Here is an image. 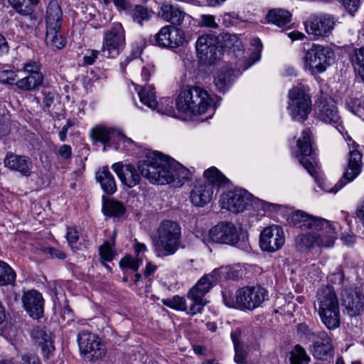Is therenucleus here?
I'll list each match as a JSON object with an SVG mask.
<instances>
[{
    "instance_id": "nucleus-20",
    "label": "nucleus",
    "mask_w": 364,
    "mask_h": 364,
    "mask_svg": "<svg viewBox=\"0 0 364 364\" xmlns=\"http://www.w3.org/2000/svg\"><path fill=\"white\" fill-rule=\"evenodd\" d=\"M4 164L8 169L19 173L22 176L28 177L32 173L33 162L28 156L7 152Z\"/></svg>"
},
{
    "instance_id": "nucleus-44",
    "label": "nucleus",
    "mask_w": 364,
    "mask_h": 364,
    "mask_svg": "<svg viewBox=\"0 0 364 364\" xmlns=\"http://www.w3.org/2000/svg\"><path fill=\"white\" fill-rule=\"evenodd\" d=\"M231 338L235 348V361L237 364L246 363L247 353L245 349L244 345L239 341L235 333H231Z\"/></svg>"
},
{
    "instance_id": "nucleus-49",
    "label": "nucleus",
    "mask_w": 364,
    "mask_h": 364,
    "mask_svg": "<svg viewBox=\"0 0 364 364\" xmlns=\"http://www.w3.org/2000/svg\"><path fill=\"white\" fill-rule=\"evenodd\" d=\"M308 214H306L304 211L296 210L289 216V222L294 226H298L300 228L305 229V223H306Z\"/></svg>"
},
{
    "instance_id": "nucleus-31",
    "label": "nucleus",
    "mask_w": 364,
    "mask_h": 364,
    "mask_svg": "<svg viewBox=\"0 0 364 364\" xmlns=\"http://www.w3.org/2000/svg\"><path fill=\"white\" fill-rule=\"evenodd\" d=\"M318 314L321 322L328 330H335L340 326L339 308L322 311Z\"/></svg>"
},
{
    "instance_id": "nucleus-19",
    "label": "nucleus",
    "mask_w": 364,
    "mask_h": 364,
    "mask_svg": "<svg viewBox=\"0 0 364 364\" xmlns=\"http://www.w3.org/2000/svg\"><path fill=\"white\" fill-rule=\"evenodd\" d=\"M312 154V145L309 130H304L301 133V137L296 141V156L299 159V163L304 168L311 174L314 175L315 168L313 163L308 159L307 156H311Z\"/></svg>"
},
{
    "instance_id": "nucleus-10",
    "label": "nucleus",
    "mask_w": 364,
    "mask_h": 364,
    "mask_svg": "<svg viewBox=\"0 0 364 364\" xmlns=\"http://www.w3.org/2000/svg\"><path fill=\"white\" fill-rule=\"evenodd\" d=\"M242 231L231 223L221 222L210 230L209 237L213 242L235 246L240 242Z\"/></svg>"
},
{
    "instance_id": "nucleus-37",
    "label": "nucleus",
    "mask_w": 364,
    "mask_h": 364,
    "mask_svg": "<svg viewBox=\"0 0 364 364\" xmlns=\"http://www.w3.org/2000/svg\"><path fill=\"white\" fill-rule=\"evenodd\" d=\"M322 233L316 234V240H318V247H332L336 239V229L333 225H330L328 228L321 230Z\"/></svg>"
},
{
    "instance_id": "nucleus-23",
    "label": "nucleus",
    "mask_w": 364,
    "mask_h": 364,
    "mask_svg": "<svg viewBox=\"0 0 364 364\" xmlns=\"http://www.w3.org/2000/svg\"><path fill=\"white\" fill-rule=\"evenodd\" d=\"M316 115L321 121L330 124L337 129L341 124L337 107L332 100H321L318 105Z\"/></svg>"
},
{
    "instance_id": "nucleus-28",
    "label": "nucleus",
    "mask_w": 364,
    "mask_h": 364,
    "mask_svg": "<svg viewBox=\"0 0 364 364\" xmlns=\"http://www.w3.org/2000/svg\"><path fill=\"white\" fill-rule=\"evenodd\" d=\"M97 181L100 183L101 188L107 195H112L117 191V183L114 176L107 166H103L96 173Z\"/></svg>"
},
{
    "instance_id": "nucleus-62",
    "label": "nucleus",
    "mask_w": 364,
    "mask_h": 364,
    "mask_svg": "<svg viewBox=\"0 0 364 364\" xmlns=\"http://www.w3.org/2000/svg\"><path fill=\"white\" fill-rule=\"evenodd\" d=\"M100 53H102V50H89L88 53L83 57V64L85 65H92Z\"/></svg>"
},
{
    "instance_id": "nucleus-5",
    "label": "nucleus",
    "mask_w": 364,
    "mask_h": 364,
    "mask_svg": "<svg viewBox=\"0 0 364 364\" xmlns=\"http://www.w3.org/2000/svg\"><path fill=\"white\" fill-rule=\"evenodd\" d=\"M77 343L85 360L95 362L105 355L106 348L100 338L89 331L78 333Z\"/></svg>"
},
{
    "instance_id": "nucleus-36",
    "label": "nucleus",
    "mask_w": 364,
    "mask_h": 364,
    "mask_svg": "<svg viewBox=\"0 0 364 364\" xmlns=\"http://www.w3.org/2000/svg\"><path fill=\"white\" fill-rule=\"evenodd\" d=\"M124 205L114 200H105L102 204V213L109 217H121L125 213Z\"/></svg>"
},
{
    "instance_id": "nucleus-56",
    "label": "nucleus",
    "mask_w": 364,
    "mask_h": 364,
    "mask_svg": "<svg viewBox=\"0 0 364 364\" xmlns=\"http://www.w3.org/2000/svg\"><path fill=\"white\" fill-rule=\"evenodd\" d=\"M297 332L309 341H313L316 337V333H314L305 323H299L297 326Z\"/></svg>"
},
{
    "instance_id": "nucleus-45",
    "label": "nucleus",
    "mask_w": 364,
    "mask_h": 364,
    "mask_svg": "<svg viewBox=\"0 0 364 364\" xmlns=\"http://www.w3.org/2000/svg\"><path fill=\"white\" fill-rule=\"evenodd\" d=\"M347 109L353 114L360 117H364V102L360 98L350 97L346 103Z\"/></svg>"
},
{
    "instance_id": "nucleus-26",
    "label": "nucleus",
    "mask_w": 364,
    "mask_h": 364,
    "mask_svg": "<svg viewBox=\"0 0 364 364\" xmlns=\"http://www.w3.org/2000/svg\"><path fill=\"white\" fill-rule=\"evenodd\" d=\"M63 11L55 0L50 1L46 11V30L60 29Z\"/></svg>"
},
{
    "instance_id": "nucleus-57",
    "label": "nucleus",
    "mask_w": 364,
    "mask_h": 364,
    "mask_svg": "<svg viewBox=\"0 0 364 364\" xmlns=\"http://www.w3.org/2000/svg\"><path fill=\"white\" fill-rule=\"evenodd\" d=\"M201 27H207L211 28H217L218 24L215 22V16L209 14H202L199 21Z\"/></svg>"
},
{
    "instance_id": "nucleus-2",
    "label": "nucleus",
    "mask_w": 364,
    "mask_h": 364,
    "mask_svg": "<svg viewBox=\"0 0 364 364\" xmlns=\"http://www.w3.org/2000/svg\"><path fill=\"white\" fill-rule=\"evenodd\" d=\"M213 104L209 93L200 86L182 87L176 101L178 110L188 116L205 113Z\"/></svg>"
},
{
    "instance_id": "nucleus-47",
    "label": "nucleus",
    "mask_w": 364,
    "mask_h": 364,
    "mask_svg": "<svg viewBox=\"0 0 364 364\" xmlns=\"http://www.w3.org/2000/svg\"><path fill=\"white\" fill-rule=\"evenodd\" d=\"M141 263V258H134L132 255H127L119 261V267L122 269L127 268L136 272Z\"/></svg>"
},
{
    "instance_id": "nucleus-42",
    "label": "nucleus",
    "mask_w": 364,
    "mask_h": 364,
    "mask_svg": "<svg viewBox=\"0 0 364 364\" xmlns=\"http://www.w3.org/2000/svg\"><path fill=\"white\" fill-rule=\"evenodd\" d=\"M350 62L358 75L364 77V47L353 50L350 56Z\"/></svg>"
},
{
    "instance_id": "nucleus-35",
    "label": "nucleus",
    "mask_w": 364,
    "mask_h": 364,
    "mask_svg": "<svg viewBox=\"0 0 364 364\" xmlns=\"http://www.w3.org/2000/svg\"><path fill=\"white\" fill-rule=\"evenodd\" d=\"M234 70L232 68H222L214 80V83L220 92H225L226 88L233 80Z\"/></svg>"
},
{
    "instance_id": "nucleus-46",
    "label": "nucleus",
    "mask_w": 364,
    "mask_h": 364,
    "mask_svg": "<svg viewBox=\"0 0 364 364\" xmlns=\"http://www.w3.org/2000/svg\"><path fill=\"white\" fill-rule=\"evenodd\" d=\"M115 244V239L113 237L109 240H105L99 247V253L101 258L105 261L110 262L113 259L115 254L112 250Z\"/></svg>"
},
{
    "instance_id": "nucleus-33",
    "label": "nucleus",
    "mask_w": 364,
    "mask_h": 364,
    "mask_svg": "<svg viewBox=\"0 0 364 364\" xmlns=\"http://www.w3.org/2000/svg\"><path fill=\"white\" fill-rule=\"evenodd\" d=\"M43 74H27V75L16 82V87L25 91L33 90L43 84Z\"/></svg>"
},
{
    "instance_id": "nucleus-30",
    "label": "nucleus",
    "mask_w": 364,
    "mask_h": 364,
    "mask_svg": "<svg viewBox=\"0 0 364 364\" xmlns=\"http://www.w3.org/2000/svg\"><path fill=\"white\" fill-rule=\"evenodd\" d=\"M12 8L21 16H25L28 25V26H33L37 22V16L34 14L33 9L28 4L21 2L20 0H9Z\"/></svg>"
},
{
    "instance_id": "nucleus-41",
    "label": "nucleus",
    "mask_w": 364,
    "mask_h": 364,
    "mask_svg": "<svg viewBox=\"0 0 364 364\" xmlns=\"http://www.w3.org/2000/svg\"><path fill=\"white\" fill-rule=\"evenodd\" d=\"M289 360L290 364H309L311 358L306 350L301 345L297 344L290 352Z\"/></svg>"
},
{
    "instance_id": "nucleus-12",
    "label": "nucleus",
    "mask_w": 364,
    "mask_h": 364,
    "mask_svg": "<svg viewBox=\"0 0 364 364\" xmlns=\"http://www.w3.org/2000/svg\"><path fill=\"white\" fill-rule=\"evenodd\" d=\"M154 87L152 85H145L138 91L141 102L151 109H156L158 112L168 116H174L173 100L170 98H164L159 102L156 100Z\"/></svg>"
},
{
    "instance_id": "nucleus-14",
    "label": "nucleus",
    "mask_w": 364,
    "mask_h": 364,
    "mask_svg": "<svg viewBox=\"0 0 364 364\" xmlns=\"http://www.w3.org/2000/svg\"><path fill=\"white\" fill-rule=\"evenodd\" d=\"M285 236L282 227L273 225L265 228L259 236V247L262 250L274 252L282 247Z\"/></svg>"
},
{
    "instance_id": "nucleus-59",
    "label": "nucleus",
    "mask_w": 364,
    "mask_h": 364,
    "mask_svg": "<svg viewBox=\"0 0 364 364\" xmlns=\"http://www.w3.org/2000/svg\"><path fill=\"white\" fill-rule=\"evenodd\" d=\"M23 70L24 73L27 74H42L41 70V65L38 62L36 61H28L24 64Z\"/></svg>"
},
{
    "instance_id": "nucleus-38",
    "label": "nucleus",
    "mask_w": 364,
    "mask_h": 364,
    "mask_svg": "<svg viewBox=\"0 0 364 364\" xmlns=\"http://www.w3.org/2000/svg\"><path fill=\"white\" fill-rule=\"evenodd\" d=\"M16 274L5 262L0 260V286H14Z\"/></svg>"
},
{
    "instance_id": "nucleus-52",
    "label": "nucleus",
    "mask_w": 364,
    "mask_h": 364,
    "mask_svg": "<svg viewBox=\"0 0 364 364\" xmlns=\"http://www.w3.org/2000/svg\"><path fill=\"white\" fill-rule=\"evenodd\" d=\"M223 303L225 306L239 309V303L237 301L238 290L235 294H233L230 290L224 289L222 291Z\"/></svg>"
},
{
    "instance_id": "nucleus-1",
    "label": "nucleus",
    "mask_w": 364,
    "mask_h": 364,
    "mask_svg": "<svg viewBox=\"0 0 364 364\" xmlns=\"http://www.w3.org/2000/svg\"><path fill=\"white\" fill-rule=\"evenodd\" d=\"M138 169L132 164L115 163L112 168L117 173L122 183L127 188L139 184L141 177L151 183L165 185L178 183L189 178L190 171L173 159L167 157L157 151H149L144 160L138 162Z\"/></svg>"
},
{
    "instance_id": "nucleus-61",
    "label": "nucleus",
    "mask_w": 364,
    "mask_h": 364,
    "mask_svg": "<svg viewBox=\"0 0 364 364\" xmlns=\"http://www.w3.org/2000/svg\"><path fill=\"white\" fill-rule=\"evenodd\" d=\"M16 80V74L12 70L0 71V82L12 85Z\"/></svg>"
},
{
    "instance_id": "nucleus-17",
    "label": "nucleus",
    "mask_w": 364,
    "mask_h": 364,
    "mask_svg": "<svg viewBox=\"0 0 364 364\" xmlns=\"http://www.w3.org/2000/svg\"><path fill=\"white\" fill-rule=\"evenodd\" d=\"M252 195L246 190L229 191L223 196V207L232 213H240L250 204Z\"/></svg>"
},
{
    "instance_id": "nucleus-16",
    "label": "nucleus",
    "mask_w": 364,
    "mask_h": 364,
    "mask_svg": "<svg viewBox=\"0 0 364 364\" xmlns=\"http://www.w3.org/2000/svg\"><path fill=\"white\" fill-rule=\"evenodd\" d=\"M362 154L357 150L349 153L348 166L343 174L342 178L329 191L330 193H336L345 185L353 181L361 172L362 170Z\"/></svg>"
},
{
    "instance_id": "nucleus-50",
    "label": "nucleus",
    "mask_w": 364,
    "mask_h": 364,
    "mask_svg": "<svg viewBox=\"0 0 364 364\" xmlns=\"http://www.w3.org/2000/svg\"><path fill=\"white\" fill-rule=\"evenodd\" d=\"M163 304L176 310L185 311L186 309V300L179 296H174L171 299H164Z\"/></svg>"
},
{
    "instance_id": "nucleus-34",
    "label": "nucleus",
    "mask_w": 364,
    "mask_h": 364,
    "mask_svg": "<svg viewBox=\"0 0 364 364\" xmlns=\"http://www.w3.org/2000/svg\"><path fill=\"white\" fill-rule=\"evenodd\" d=\"M317 244L316 234L314 233L300 234L295 238L296 248L300 252H309Z\"/></svg>"
},
{
    "instance_id": "nucleus-15",
    "label": "nucleus",
    "mask_w": 364,
    "mask_h": 364,
    "mask_svg": "<svg viewBox=\"0 0 364 364\" xmlns=\"http://www.w3.org/2000/svg\"><path fill=\"white\" fill-rule=\"evenodd\" d=\"M309 350L315 359L324 361L330 360L334 354L332 338L325 331L317 332Z\"/></svg>"
},
{
    "instance_id": "nucleus-11",
    "label": "nucleus",
    "mask_w": 364,
    "mask_h": 364,
    "mask_svg": "<svg viewBox=\"0 0 364 364\" xmlns=\"http://www.w3.org/2000/svg\"><path fill=\"white\" fill-rule=\"evenodd\" d=\"M156 46L161 48H177L187 43L184 31L173 26H164L154 36Z\"/></svg>"
},
{
    "instance_id": "nucleus-63",
    "label": "nucleus",
    "mask_w": 364,
    "mask_h": 364,
    "mask_svg": "<svg viewBox=\"0 0 364 364\" xmlns=\"http://www.w3.org/2000/svg\"><path fill=\"white\" fill-rule=\"evenodd\" d=\"M66 237L69 245L73 248V245L76 243L79 239L77 229L75 228H68Z\"/></svg>"
},
{
    "instance_id": "nucleus-39",
    "label": "nucleus",
    "mask_w": 364,
    "mask_h": 364,
    "mask_svg": "<svg viewBox=\"0 0 364 364\" xmlns=\"http://www.w3.org/2000/svg\"><path fill=\"white\" fill-rule=\"evenodd\" d=\"M206 181L213 185V188L216 186H224L228 183L229 180L215 167L213 166L207 169L204 173Z\"/></svg>"
},
{
    "instance_id": "nucleus-60",
    "label": "nucleus",
    "mask_w": 364,
    "mask_h": 364,
    "mask_svg": "<svg viewBox=\"0 0 364 364\" xmlns=\"http://www.w3.org/2000/svg\"><path fill=\"white\" fill-rule=\"evenodd\" d=\"M223 41H224V46L232 48L234 47H238L239 45L237 43L240 44V42L238 40L237 36L235 34H229L226 33L223 36Z\"/></svg>"
},
{
    "instance_id": "nucleus-64",
    "label": "nucleus",
    "mask_w": 364,
    "mask_h": 364,
    "mask_svg": "<svg viewBox=\"0 0 364 364\" xmlns=\"http://www.w3.org/2000/svg\"><path fill=\"white\" fill-rule=\"evenodd\" d=\"M58 154L64 161H67L72 157V148L70 145L63 144L59 147Z\"/></svg>"
},
{
    "instance_id": "nucleus-32",
    "label": "nucleus",
    "mask_w": 364,
    "mask_h": 364,
    "mask_svg": "<svg viewBox=\"0 0 364 364\" xmlns=\"http://www.w3.org/2000/svg\"><path fill=\"white\" fill-rule=\"evenodd\" d=\"M266 18L269 23L282 27L290 23L291 14L285 9H272L267 13Z\"/></svg>"
},
{
    "instance_id": "nucleus-55",
    "label": "nucleus",
    "mask_w": 364,
    "mask_h": 364,
    "mask_svg": "<svg viewBox=\"0 0 364 364\" xmlns=\"http://www.w3.org/2000/svg\"><path fill=\"white\" fill-rule=\"evenodd\" d=\"M41 251L45 255H48L53 259H64L66 257V255L63 250L55 247L46 246L41 247Z\"/></svg>"
},
{
    "instance_id": "nucleus-6",
    "label": "nucleus",
    "mask_w": 364,
    "mask_h": 364,
    "mask_svg": "<svg viewBox=\"0 0 364 364\" xmlns=\"http://www.w3.org/2000/svg\"><path fill=\"white\" fill-rule=\"evenodd\" d=\"M288 110L293 120L304 122L311 111V97L301 88L291 89L289 91Z\"/></svg>"
},
{
    "instance_id": "nucleus-51",
    "label": "nucleus",
    "mask_w": 364,
    "mask_h": 364,
    "mask_svg": "<svg viewBox=\"0 0 364 364\" xmlns=\"http://www.w3.org/2000/svg\"><path fill=\"white\" fill-rule=\"evenodd\" d=\"M60 30L55 29L53 31L50 29L46 30V39L49 40L58 49L63 48L65 46V40L61 36L58 35Z\"/></svg>"
},
{
    "instance_id": "nucleus-43",
    "label": "nucleus",
    "mask_w": 364,
    "mask_h": 364,
    "mask_svg": "<svg viewBox=\"0 0 364 364\" xmlns=\"http://www.w3.org/2000/svg\"><path fill=\"white\" fill-rule=\"evenodd\" d=\"M306 223H305V229H309L316 231L323 230L328 228L331 223L323 218H318L309 215Z\"/></svg>"
},
{
    "instance_id": "nucleus-24",
    "label": "nucleus",
    "mask_w": 364,
    "mask_h": 364,
    "mask_svg": "<svg viewBox=\"0 0 364 364\" xmlns=\"http://www.w3.org/2000/svg\"><path fill=\"white\" fill-rule=\"evenodd\" d=\"M314 306L318 312L339 308L337 296L331 287L326 286L318 290Z\"/></svg>"
},
{
    "instance_id": "nucleus-3",
    "label": "nucleus",
    "mask_w": 364,
    "mask_h": 364,
    "mask_svg": "<svg viewBox=\"0 0 364 364\" xmlns=\"http://www.w3.org/2000/svg\"><path fill=\"white\" fill-rule=\"evenodd\" d=\"M181 227L174 221L164 220L159 228V239L155 244V250L159 257L173 255L181 243Z\"/></svg>"
},
{
    "instance_id": "nucleus-25",
    "label": "nucleus",
    "mask_w": 364,
    "mask_h": 364,
    "mask_svg": "<svg viewBox=\"0 0 364 364\" xmlns=\"http://www.w3.org/2000/svg\"><path fill=\"white\" fill-rule=\"evenodd\" d=\"M213 195V185L208 182H203L193 186L190 197L194 205L203 207L211 200Z\"/></svg>"
},
{
    "instance_id": "nucleus-22",
    "label": "nucleus",
    "mask_w": 364,
    "mask_h": 364,
    "mask_svg": "<svg viewBox=\"0 0 364 364\" xmlns=\"http://www.w3.org/2000/svg\"><path fill=\"white\" fill-rule=\"evenodd\" d=\"M159 16L173 25L181 26L183 22L190 23L191 17L178 6L164 3L160 7Z\"/></svg>"
},
{
    "instance_id": "nucleus-8",
    "label": "nucleus",
    "mask_w": 364,
    "mask_h": 364,
    "mask_svg": "<svg viewBox=\"0 0 364 364\" xmlns=\"http://www.w3.org/2000/svg\"><path fill=\"white\" fill-rule=\"evenodd\" d=\"M125 34L120 23H114L112 27L104 34L102 47V55L107 58H115L124 49Z\"/></svg>"
},
{
    "instance_id": "nucleus-40",
    "label": "nucleus",
    "mask_w": 364,
    "mask_h": 364,
    "mask_svg": "<svg viewBox=\"0 0 364 364\" xmlns=\"http://www.w3.org/2000/svg\"><path fill=\"white\" fill-rule=\"evenodd\" d=\"M114 130L103 126H97L91 129V139L97 142L106 144L109 142Z\"/></svg>"
},
{
    "instance_id": "nucleus-21",
    "label": "nucleus",
    "mask_w": 364,
    "mask_h": 364,
    "mask_svg": "<svg viewBox=\"0 0 364 364\" xmlns=\"http://www.w3.org/2000/svg\"><path fill=\"white\" fill-rule=\"evenodd\" d=\"M23 307L29 316L39 318L43 314L44 300L41 293L36 290L25 292L22 296Z\"/></svg>"
},
{
    "instance_id": "nucleus-54",
    "label": "nucleus",
    "mask_w": 364,
    "mask_h": 364,
    "mask_svg": "<svg viewBox=\"0 0 364 364\" xmlns=\"http://www.w3.org/2000/svg\"><path fill=\"white\" fill-rule=\"evenodd\" d=\"M188 298L193 301V304L190 306L188 314L193 316L197 313H200L206 304L203 298L198 296H188Z\"/></svg>"
},
{
    "instance_id": "nucleus-7",
    "label": "nucleus",
    "mask_w": 364,
    "mask_h": 364,
    "mask_svg": "<svg viewBox=\"0 0 364 364\" xmlns=\"http://www.w3.org/2000/svg\"><path fill=\"white\" fill-rule=\"evenodd\" d=\"M196 48L200 60L209 64L215 63L223 55V46L219 43L218 38L211 34L198 37Z\"/></svg>"
},
{
    "instance_id": "nucleus-9",
    "label": "nucleus",
    "mask_w": 364,
    "mask_h": 364,
    "mask_svg": "<svg viewBox=\"0 0 364 364\" xmlns=\"http://www.w3.org/2000/svg\"><path fill=\"white\" fill-rule=\"evenodd\" d=\"M268 299L267 290L260 285L247 286L238 289L239 309L253 311Z\"/></svg>"
},
{
    "instance_id": "nucleus-29",
    "label": "nucleus",
    "mask_w": 364,
    "mask_h": 364,
    "mask_svg": "<svg viewBox=\"0 0 364 364\" xmlns=\"http://www.w3.org/2000/svg\"><path fill=\"white\" fill-rule=\"evenodd\" d=\"M214 274L215 271H213L212 274L202 277L195 286L189 290L188 296H198L203 298L213 287V282L216 279Z\"/></svg>"
},
{
    "instance_id": "nucleus-18",
    "label": "nucleus",
    "mask_w": 364,
    "mask_h": 364,
    "mask_svg": "<svg viewBox=\"0 0 364 364\" xmlns=\"http://www.w3.org/2000/svg\"><path fill=\"white\" fill-rule=\"evenodd\" d=\"M335 26L334 17L331 14H322L311 17L306 23L309 34L315 36H325L333 31Z\"/></svg>"
},
{
    "instance_id": "nucleus-53",
    "label": "nucleus",
    "mask_w": 364,
    "mask_h": 364,
    "mask_svg": "<svg viewBox=\"0 0 364 364\" xmlns=\"http://www.w3.org/2000/svg\"><path fill=\"white\" fill-rule=\"evenodd\" d=\"M18 364H43L40 358L35 354L29 352L18 353Z\"/></svg>"
},
{
    "instance_id": "nucleus-58",
    "label": "nucleus",
    "mask_w": 364,
    "mask_h": 364,
    "mask_svg": "<svg viewBox=\"0 0 364 364\" xmlns=\"http://www.w3.org/2000/svg\"><path fill=\"white\" fill-rule=\"evenodd\" d=\"M43 109L44 112H50V107L54 104L55 93L53 92H43Z\"/></svg>"
},
{
    "instance_id": "nucleus-13",
    "label": "nucleus",
    "mask_w": 364,
    "mask_h": 364,
    "mask_svg": "<svg viewBox=\"0 0 364 364\" xmlns=\"http://www.w3.org/2000/svg\"><path fill=\"white\" fill-rule=\"evenodd\" d=\"M341 301L350 316L360 315L364 309V294L357 287L345 285L341 291Z\"/></svg>"
},
{
    "instance_id": "nucleus-27",
    "label": "nucleus",
    "mask_w": 364,
    "mask_h": 364,
    "mask_svg": "<svg viewBox=\"0 0 364 364\" xmlns=\"http://www.w3.org/2000/svg\"><path fill=\"white\" fill-rule=\"evenodd\" d=\"M31 337L36 344L41 348L43 354L48 355L54 349L50 333L46 331L44 326L34 328L31 331Z\"/></svg>"
},
{
    "instance_id": "nucleus-48",
    "label": "nucleus",
    "mask_w": 364,
    "mask_h": 364,
    "mask_svg": "<svg viewBox=\"0 0 364 364\" xmlns=\"http://www.w3.org/2000/svg\"><path fill=\"white\" fill-rule=\"evenodd\" d=\"M151 16L150 12L147 8L141 5H136L132 11V18L134 21L137 22L141 26L144 21H148Z\"/></svg>"
},
{
    "instance_id": "nucleus-4",
    "label": "nucleus",
    "mask_w": 364,
    "mask_h": 364,
    "mask_svg": "<svg viewBox=\"0 0 364 364\" xmlns=\"http://www.w3.org/2000/svg\"><path fill=\"white\" fill-rule=\"evenodd\" d=\"M333 56V51L328 46L313 43L304 57V67L313 75L322 73L331 64Z\"/></svg>"
}]
</instances>
